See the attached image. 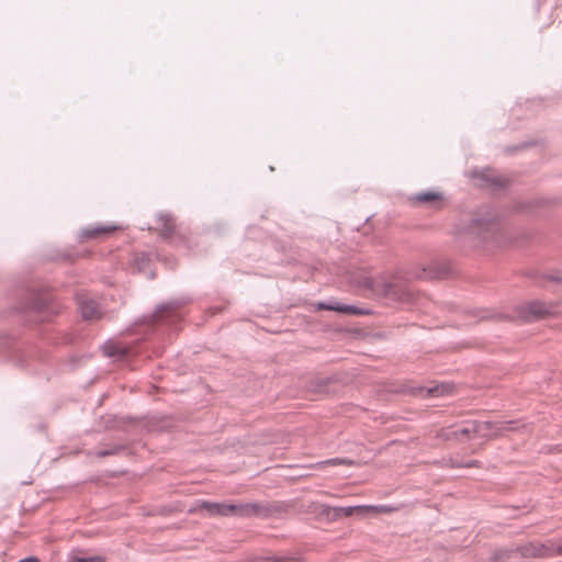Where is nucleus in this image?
I'll return each instance as SVG.
<instances>
[{
    "label": "nucleus",
    "mask_w": 562,
    "mask_h": 562,
    "mask_svg": "<svg viewBox=\"0 0 562 562\" xmlns=\"http://www.w3.org/2000/svg\"><path fill=\"white\" fill-rule=\"evenodd\" d=\"M451 391L450 386L442 384L426 390L427 396H442Z\"/></svg>",
    "instance_id": "obj_9"
},
{
    "label": "nucleus",
    "mask_w": 562,
    "mask_h": 562,
    "mask_svg": "<svg viewBox=\"0 0 562 562\" xmlns=\"http://www.w3.org/2000/svg\"><path fill=\"white\" fill-rule=\"evenodd\" d=\"M76 562H104L101 558L78 559Z\"/></svg>",
    "instance_id": "obj_14"
},
{
    "label": "nucleus",
    "mask_w": 562,
    "mask_h": 562,
    "mask_svg": "<svg viewBox=\"0 0 562 562\" xmlns=\"http://www.w3.org/2000/svg\"><path fill=\"white\" fill-rule=\"evenodd\" d=\"M562 554V541L554 544L553 541L546 543L530 542L514 550H504L497 553L499 562H522L524 558H540Z\"/></svg>",
    "instance_id": "obj_1"
},
{
    "label": "nucleus",
    "mask_w": 562,
    "mask_h": 562,
    "mask_svg": "<svg viewBox=\"0 0 562 562\" xmlns=\"http://www.w3.org/2000/svg\"><path fill=\"white\" fill-rule=\"evenodd\" d=\"M80 312L83 318L94 319L100 316L98 305L93 301L82 302L80 305Z\"/></svg>",
    "instance_id": "obj_6"
},
{
    "label": "nucleus",
    "mask_w": 562,
    "mask_h": 562,
    "mask_svg": "<svg viewBox=\"0 0 562 562\" xmlns=\"http://www.w3.org/2000/svg\"><path fill=\"white\" fill-rule=\"evenodd\" d=\"M19 562H40V560L35 557H30V558L23 559Z\"/></svg>",
    "instance_id": "obj_15"
},
{
    "label": "nucleus",
    "mask_w": 562,
    "mask_h": 562,
    "mask_svg": "<svg viewBox=\"0 0 562 562\" xmlns=\"http://www.w3.org/2000/svg\"><path fill=\"white\" fill-rule=\"evenodd\" d=\"M440 195L434 192L422 193L415 196L417 202H432L439 200Z\"/></svg>",
    "instance_id": "obj_10"
},
{
    "label": "nucleus",
    "mask_w": 562,
    "mask_h": 562,
    "mask_svg": "<svg viewBox=\"0 0 562 562\" xmlns=\"http://www.w3.org/2000/svg\"><path fill=\"white\" fill-rule=\"evenodd\" d=\"M355 509L367 510L368 515L392 514L396 510L395 507L390 505H359L355 506Z\"/></svg>",
    "instance_id": "obj_5"
},
{
    "label": "nucleus",
    "mask_w": 562,
    "mask_h": 562,
    "mask_svg": "<svg viewBox=\"0 0 562 562\" xmlns=\"http://www.w3.org/2000/svg\"><path fill=\"white\" fill-rule=\"evenodd\" d=\"M164 220L166 222L165 223V227H166L165 231H166V233H171L172 229H173V226H175L173 221L171 218H167V217L164 218Z\"/></svg>",
    "instance_id": "obj_13"
},
{
    "label": "nucleus",
    "mask_w": 562,
    "mask_h": 562,
    "mask_svg": "<svg viewBox=\"0 0 562 562\" xmlns=\"http://www.w3.org/2000/svg\"><path fill=\"white\" fill-rule=\"evenodd\" d=\"M104 351L108 356H123L125 355V350L121 347H117L113 344H108L104 346Z\"/></svg>",
    "instance_id": "obj_11"
},
{
    "label": "nucleus",
    "mask_w": 562,
    "mask_h": 562,
    "mask_svg": "<svg viewBox=\"0 0 562 562\" xmlns=\"http://www.w3.org/2000/svg\"><path fill=\"white\" fill-rule=\"evenodd\" d=\"M200 508L207 512L211 516H246L250 515L255 507L250 504H227V503H211V502H202L200 504Z\"/></svg>",
    "instance_id": "obj_2"
},
{
    "label": "nucleus",
    "mask_w": 562,
    "mask_h": 562,
    "mask_svg": "<svg viewBox=\"0 0 562 562\" xmlns=\"http://www.w3.org/2000/svg\"><path fill=\"white\" fill-rule=\"evenodd\" d=\"M116 231L114 225L95 224L81 231L80 240L88 241L90 239L103 238Z\"/></svg>",
    "instance_id": "obj_3"
},
{
    "label": "nucleus",
    "mask_w": 562,
    "mask_h": 562,
    "mask_svg": "<svg viewBox=\"0 0 562 562\" xmlns=\"http://www.w3.org/2000/svg\"><path fill=\"white\" fill-rule=\"evenodd\" d=\"M355 514L359 515V516H366L368 515L367 510H355Z\"/></svg>",
    "instance_id": "obj_17"
},
{
    "label": "nucleus",
    "mask_w": 562,
    "mask_h": 562,
    "mask_svg": "<svg viewBox=\"0 0 562 562\" xmlns=\"http://www.w3.org/2000/svg\"><path fill=\"white\" fill-rule=\"evenodd\" d=\"M512 425L510 422L502 423L497 426V429L495 431V435L501 434L503 430L512 429L509 426Z\"/></svg>",
    "instance_id": "obj_12"
},
{
    "label": "nucleus",
    "mask_w": 562,
    "mask_h": 562,
    "mask_svg": "<svg viewBox=\"0 0 562 562\" xmlns=\"http://www.w3.org/2000/svg\"><path fill=\"white\" fill-rule=\"evenodd\" d=\"M318 308L336 311V312H340V313H345V314H357L358 313L356 307L350 306V305H326L324 303H319Z\"/></svg>",
    "instance_id": "obj_7"
},
{
    "label": "nucleus",
    "mask_w": 562,
    "mask_h": 562,
    "mask_svg": "<svg viewBox=\"0 0 562 562\" xmlns=\"http://www.w3.org/2000/svg\"><path fill=\"white\" fill-rule=\"evenodd\" d=\"M527 314L525 315V318L530 321L533 318H541L546 317L550 314H552L551 306L541 303V302H531L527 306Z\"/></svg>",
    "instance_id": "obj_4"
},
{
    "label": "nucleus",
    "mask_w": 562,
    "mask_h": 562,
    "mask_svg": "<svg viewBox=\"0 0 562 562\" xmlns=\"http://www.w3.org/2000/svg\"><path fill=\"white\" fill-rule=\"evenodd\" d=\"M342 461L338 460V459H334V460H330V461H327L325 462L326 464H337V463H341Z\"/></svg>",
    "instance_id": "obj_16"
},
{
    "label": "nucleus",
    "mask_w": 562,
    "mask_h": 562,
    "mask_svg": "<svg viewBox=\"0 0 562 562\" xmlns=\"http://www.w3.org/2000/svg\"><path fill=\"white\" fill-rule=\"evenodd\" d=\"M355 506L351 507H333L328 514H331L333 518L339 519L341 517H349L355 514Z\"/></svg>",
    "instance_id": "obj_8"
}]
</instances>
